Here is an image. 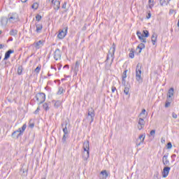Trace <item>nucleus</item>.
Here are the masks:
<instances>
[{
  "label": "nucleus",
  "instance_id": "f257e3e1",
  "mask_svg": "<svg viewBox=\"0 0 179 179\" xmlns=\"http://www.w3.org/2000/svg\"><path fill=\"white\" fill-rule=\"evenodd\" d=\"M114 54H115V45L113 43V47L110 48L108 51V54L106 59L105 61L106 65H107V64H108V59H110V58H112V60H111L110 66H111V64H113V61H114ZM106 69H107V71H108V69H110V67L106 66Z\"/></svg>",
  "mask_w": 179,
  "mask_h": 179
},
{
  "label": "nucleus",
  "instance_id": "f03ea898",
  "mask_svg": "<svg viewBox=\"0 0 179 179\" xmlns=\"http://www.w3.org/2000/svg\"><path fill=\"white\" fill-rule=\"evenodd\" d=\"M62 128L63 129V137L62 138V143H66V139L69 135V130H68V122L66 120L62 123Z\"/></svg>",
  "mask_w": 179,
  "mask_h": 179
},
{
  "label": "nucleus",
  "instance_id": "7ed1b4c3",
  "mask_svg": "<svg viewBox=\"0 0 179 179\" xmlns=\"http://www.w3.org/2000/svg\"><path fill=\"white\" fill-rule=\"evenodd\" d=\"M26 128H27V125L24 124L22 128H19L12 134V138H13V139H19V136L23 135V133L26 131Z\"/></svg>",
  "mask_w": 179,
  "mask_h": 179
},
{
  "label": "nucleus",
  "instance_id": "20e7f679",
  "mask_svg": "<svg viewBox=\"0 0 179 179\" xmlns=\"http://www.w3.org/2000/svg\"><path fill=\"white\" fill-rule=\"evenodd\" d=\"M3 20H6V22L8 21L10 23H16L17 22H19V15L16 13L9 14L8 18L3 17L1 19V22H3Z\"/></svg>",
  "mask_w": 179,
  "mask_h": 179
},
{
  "label": "nucleus",
  "instance_id": "39448f33",
  "mask_svg": "<svg viewBox=\"0 0 179 179\" xmlns=\"http://www.w3.org/2000/svg\"><path fill=\"white\" fill-rule=\"evenodd\" d=\"M136 35L138 37V39L141 41V43H146V38L149 37V31L143 30V34L140 31H137Z\"/></svg>",
  "mask_w": 179,
  "mask_h": 179
},
{
  "label": "nucleus",
  "instance_id": "423d86ee",
  "mask_svg": "<svg viewBox=\"0 0 179 179\" xmlns=\"http://www.w3.org/2000/svg\"><path fill=\"white\" fill-rule=\"evenodd\" d=\"M136 80L139 83H142V82H143V79L142 78V66L139 63L136 67Z\"/></svg>",
  "mask_w": 179,
  "mask_h": 179
},
{
  "label": "nucleus",
  "instance_id": "0eeeda50",
  "mask_svg": "<svg viewBox=\"0 0 179 179\" xmlns=\"http://www.w3.org/2000/svg\"><path fill=\"white\" fill-rule=\"evenodd\" d=\"M90 145H89V141L85 142L83 143V150L84 152H83V158L85 162L87 160V159L90 157Z\"/></svg>",
  "mask_w": 179,
  "mask_h": 179
},
{
  "label": "nucleus",
  "instance_id": "6e6552de",
  "mask_svg": "<svg viewBox=\"0 0 179 179\" xmlns=\"http://www.w3.org/2000/svg\"><path fill=\"white\" fill-rule=\"evenodd\" d=\"M36 99L38 106H40V104H43L45 101V94L43 92L38 93L36 95Z\"/></svg>",
  "mask_w": 179,
  "mask_h": 179
},
{
  "label": "nucleus",
  "instance_id": "1a4fd4ad",
  "mask_svg": "<svg viewBox=\"0 0 179 179\" xmlns=\"http://www.w3.org/2000/svg\"><path fill=\"white\" fill-rule=\"evenodd\" d=\"M66 34H68V27H65L63 29H59L57 37L59 40H62V38H65Z\"/></svg>",
  "mask_w": 179,
  "mask_h": 179
},
{
  "label": "nucleus",
  "instance_id": "9d476101",
  "mask_svg": "<svg viewBox=\"0 0 179 179\" xmlns=\"http://www.w3.org/2000/svg\"><path fill=\"white\" fill-rule=\"evenodd\" d=\"M44 43H45V41L44 40H40L37 42H34L33 43L34 47L36 48V50H40L43 45H44Z\"/></svg>",
  "mask_w": 179,
  "mask_h": 179
},
{
  "label": "nucleus",
  "instance_id": "9b49d317",
  "mask_svg": "<svg viewBox=\"0 0 179 179\" xmlns=\"http://www.w3.org/2000/svg\"><path fill=\"white\" fill-rule=\"evenodd\" d=\"M62 55V52L59 48L56 49L54 53V59L55 61H58V59H61V57Z\"/></svg>",
  "mask_w": 179,
  "mask_h": 179
},
{
  "label": "nucleus",
  "instance_id": "f8f14e48",
  "mask_svg": "<svg viewBox=\"0 0 179 179\" xmlns=\"http://www.w3.org/2000/svg\"><path fill=\"white\" fill-rule=\"evenodd\" d=\"M87 120L90 121V124L94 121V110L91 109L88 110Z\"/></svg>",
  "mask_w": 179,
  "mask_h": 179
},
{
  "label": "nucleus",
  "instance_id": "ddd939ff",
  "mask_svg": "<svg viewBox=\"0 0 179 179\" xmlns=\"http://www.w3.org/2000/svg\"><path fill=\"white\" fill-rule=\"evenodd\" d=\"M145 120H143L142 117H139L138 121V129L139 131H141V129H143L145 128Z\"/></svg>",
  "mask_w": 179,
  "mask_h": 179
},
{
  "label": "nucleus",
  "instance_id": "4468645a",
  "mask_svg": "<svg viewBox=\"0 0 179 179\" xmlns=\"http://www.w3.org/2000/svg\"><path fill=\"white\" fill-rule=\"evenodd\" d=\"M170 170H171V168L170 166L164 167V169L162 171V177L164 178H166L169 176V173H170Z\"/></svg>",
  "mask_w": 179,
  "mask_h": 179
},
{
  "label": "nucleus",
  "instance_id": "2eb2a0df",
  "mask_svg": "<svg viewBox=\"0 0 179 179\" xmlns=\"http://www.w3.org/2000/svg\"><path fill=\"white\" fill-rule=\"evenodd\" d=\"M146 137V134H141L138 136V139L140 141L139 143H136V146H141V145H142L143 143V142H145V138Z\"/></svg>",
  "mask_w": 179,
  "mask_h": 179
},
{
  "label": "nucleus",
  "instance_id": "dca6fc26",
  "mask_svg": "<svg viewBox=\"0 0 179 179\" xmlns=\"http://www.w3.org/2000/svg\"><path fill=\"white\" fill-rule=\"evenodd\" d=\"M13 52H15V50H8L7 52H6L3 61L9 59V58H10V54H13Z\"/></svg>",
  "mask_w": 179,
  "mask_h": 179
},
{
  "label": "nucleus",
  "instance_id": "f3484780",
  "mask_svg": "<svg viewBox=\"0 0 179 179\" xmlns=\"http://www.w3.org/2000/svg\"><path fill=\"white\" fill-rule=\"evenodd\" d=\"M53 8L55 10H59V8H61V2L58 0H55V2L53 3Z\"/></svg>",
  "mask_w": 179,
  "mask_h": 179
},
{
  "label": "nucleus",
  "instance_id": "a211bd4d",
  "mask_svg": "<svg viewBox=\"0 0 179 179\" xmlns=\"http://www.w3.org/2000/svg\"><path fill=\"white\" fill-rule=\"evenodd\" d=\"M174 96V88L171 87L167 93V100L171 99V97Z\"/></svg>",
  "mask_w": 179,
  "mask_h": 179
},
{
  "label": "nucleus",
  "instance_id": "6ab92c4d",
  "mask_svg": "<svg viewBox=\"0 0 179 179\" xmlns=\"http://www.w3.org/2000/svg\"><path fill=\"white\" fill-rule=\"evenodd\" d=\"M151 41L152 43V45H156L157 43V34L153 33L151 36Z\"/></svg>",
  "mask_w": 179,
  "mask_h": 179
},
{
  "label": "nucleus",
  "instance_id": "aec40b11",
  "mask_svg": "<svg viewBox=\"0 0 179 179\" xmlns=\"http://www.w3.org/2000/svg\"><path fill=\"white\" fill-rule=\"evenodd\" d=\"M108 177V173L106 170L101 171L100 173V179H107Z\"/></svg>",
  "mask_w": 179,
  "mask_h": 179
},
{
  "label": "nucleus",
  "instance_id": "412c9836",
  "mask_svg": "<svg viewBox=\"0 0 179 179\" xmlns=\"http://www.w3.org/2000/svg\"><path fill=\"white\" fill-rule=\"evenodd\" d=\"M52 103L54 104L55 108H58L59 107H61V106H62V101L59 100H57V101L53 100Z\"/></svg>",
  "mask_w": 179,
  "mask_h": 179
},
{
  "label": "nucleus",
  "instance_id": "4be33fe9",
  "mask_svg": "<svg viewBox=\"0 0 179 179\" xmlns=\"http://www.w3.org/2000/svg\"><path fill=\"white\" fill-rule=\"evenodd\" d=\"M145 47L146 46L145 45V44L143 42H141V43H140L137 46L136 50H139L138 52L139 54H141V52H142V50H143V48H145Z\"/></svg>",
  "mask_w": 179,
  "mask_h": 179
},
{
  "label": "nucleus",
  "instance_id": "5701e85b",
  "mask_svg": "<svg viewBox=\"0 0 179 179\" xmlns=\"http://www.w3.org/2000/svg\"><path fill=\"white\" fill-rule=\"evenodd\" d=\"M80 65V61H76V64H75V67H74V72H76V73H78V72H79Z\"/></svg>",
  "mask_w": 179,
  "mask_h": 179
},
{
  "label": "nucleus",
  "instance_id": "b1692460",
  "mask_svg": "<svg viewBox=\"0 0 179 179\" xmlns=\"http://www.w3.org/2000/svg\"><path fill=\"white\" fill-rule=\"evenodd\" d=\"M170 1L171 0H160L159 3L161 6H166L168 3H170Z\"/></svg>",
  "mask_w": 179,
  "mask_h": 179
},
{
  "label": "nucleus",
  "instance_id": "393cba45",
  "mask_svg": "<svg viewBox=\"0 0 179 179\" xmlns=\"http://www.w3.org/2000/svg\"><path fill=\"white\" fill-rule=\"evenodd\" d=\"M36 33H41V30H43V24H36Z\"/></svg>",
  "mask_w": 179,
  "mask_h": 179
},
{
  "label": "nucleus",
  "instance_id": "a878e982",
  "mask_svg": "<svg viewBox=\"0 0 179 179\" xmlns=\"http://www.w3.org/2000/svg\"><path fill=\"white\" fill-rule=\"evenodd\" d=\"M127 72H128V70H125L122 73V83H125V79H127Z\"/></svg>",
  "mask_w": 179,
  "mask_h": 179
},
{
  "label": "nucleus",
  "instance_id": "bb28decb",
  "mask_svg": "<svg viewBox=\"0 0 179 179\" xmlns=\"http://www.w3.org/2000/svg\"><path fill=\"white\" fill-rule=\"evenodd\" d=\"M173 101V99H169V100H168V99H166V103H165V108H169V107L171 106V101Z\"/></svg>",
  "mask_w": 179,
  "mask_h": 179
},
{
  "label": "nucleus",
  "instance_id": "cd10ccee",
  "mask_svg": "<svg viewBox=\"0 0 179 179\" xmlns=\"http://www.w3.org/2000/svg\"><path fill=\"white\" fill-rule=\"evenodd\" d=\"M162 163H163L164 166H170V161L169 160V159H162Z\"/></svg>",
  "mask_w": 179,
  "mask_h": 179
},
{
  "label": "nucleus",
  "instance_id": "c85d7f7f",
  "mask_svg": "<svg viewBox=\"0 0 179 179\" xmlns=\"http://www.w3.org/2000/svg\"><path fill=\"white\" fill-rule=\"evenodd\" d=\"M149 8L152 9L155 6V0H148Z\"/></svg>",
  "mask_w": 179,
  "mask_h": 179
},
{
  "label": "nucleus",
  "instance_id": "c756f323",
  "mask_svg": "<svg viewBox=\"0 0 179 179\" xmlns=\"http://www.w3.org/2000/svg\"><path fill=\"white\" fill-rule=\"evenodd\" d=\"M10 36H17V30L12 29L10 31Z\"/></svg>",
  "mask_w": 179,
  "mask_h": 179
},
{
  "label": "nucleus",
  "instance_id": "7c9ffc66",
  "mask_svg": "<svg viewBox=\"0 0 179 179\" xmlns=\"http://www.w3.org/2000/svg\"><path fill=\"white\" fill-rule=\"evenodd\" d=\"M22 72H23V66H19L17 68V74L22 75Z\"/></svg>",
  "mask_w": 179,
  "mask_h": 179
},
{
  "label": "nucleus",
  "instance_id": "2f4dec72",
  "mask_svg": "<svg viewBox=\"0 0 179 179\" xmlns=\"http://www.w3.org/2000/svg\"><path fill=\"white\" fill-rule=\"evenodd\" d=\"M40 71H41V65H38L34 70V72L37 74L40 73Z\"/></svg>",
  "mask_w": 179,
  "mask_h": 179
},
{
  "label": "nucleus",
  "instance_id": "473e14b6",
  "mask_svg": "<svg viewBox=\"0 0 179 179\" xmlns=\"http://www.w3.org/2000/svg\"><path fill=\"white\" fill-rule=\"evenodd\" d=\"M32 9H34L35 10H37L38 9V3H34L31 6Z\"/></svg>",
  "mask_w": 179,
  "mask_h": 179
},
{
  "label": "nucleus",
  "instance_id": "72a5a7b5",
  "mask_svg": "<svg viewBox=\"0 0 179 179\" xmlns=\"http://www.w3.org/2000/svg\"><path fill=\"white\" fill-rule=\"evenodd\" d=\"M129 58H131V59L135 57V54L133 49H131V50L130 51L129 54Z\"/></svg>",
  "mask_w": 179,
  "mask_h": 179
},
{
  "label": "nucleus",
  "instance_id": "f704fd0d",
  "mask_svg": "<svg viewBox=\"0 0 179 179\" xmlns=\"http://www.w3.org/2000/svg\"><path fill=\"white\" fill-rule=\"evenodd\" d=\"M124 93L126 94L127 96H129V88L128 87H124Z\"/></svg>",
  "mask_w": 179,
  "mask_h": 179
},
{
  "label": "nucleus",
  "instance_id": "c9c22d12",
  "mask_svg": "<svg viewBox=\"0 0 179 179\" xmlns=\"http://www.w3.org/2000/svg\"><path fill=\"white\" fill-rule=\"evenodd\" d=\"M43 108L45 111H48V110H50V107L48 106V103H43Z\"/></svg>",
  "mask_w": 179,
  "mask_h": 179
},
{
  "label": "nucleus",
  "instance_id": "e433bc0d",
  "mask_svg": "<svg viewBox=\"0 0 179 179\" xmlns=\"http://www.w3.org/2000/svg\"><path fill=\"white\" fill-rule=\"evenodd\" d=\"M62 93H64V88L62 87H59L57 94H62Z\"/></svg>",
  "mask_w": 179,
  "mask_h": 179
},
{
  "label": "nucleus",
  "instance_id": "4c0bfd02",
  "mask_svg": "<svg viewBox=\"0 0 179 179\" xmlns=\"http://www.w3.org/2000/svg\"><path fill=\"white\" fill-rule=\"evenodd\" d=\"M150 135L151 136H153V138H155V135H156V130L155 129L151 130L150 132Z\"/></svg>",
  "mask_w": 179,
  "mask_h": 179
},
{
  "label": "nucleus",
  "instance_id": "58836bf2",
  "mask_svg": "<svg viewBox=\"0 0 179 179\" xmlns=\"http://www.w3.org/2000/svg\"><path fill=\"white\" fill-rule=\"evenodd\" d=\"M41 19H42L41 15H38V14L36 15V20L37 22H40V20H41Z\"/></svg>",
  "mask_w": 179,
  "mask_h": 179
},
{
  "label": "nucleus",
  "instance_id": "ea45409f",
  "mask_svg": "<svg viewBox=\"0 0 179 179\" xmlns=\"http://www.w3.org/2000/svg\"><path fill=\"white\" fill-rule=\"evenodd\" d=\"M173 148V145L171 144V142H169L166 145V149H171Z\"/></svg>",
  "mask_w": 179,
  "mask_h": 179
},
{
  "label": "nucleus",
  "instance_id": "a19ab883",
  "mask_svg": "<svg viewBox=\"0 0 179 179\" xmlns=\"http://www.w3.org/2000/svg\"><path fill=\"white\" fill-rule=\"evenodd\" d=\"M111 91H112V93H115V92L116 93H118V91H117V88L114 86L111 87Z\"/></svg>",
  "mask_w": 179,
  "mask_h": 179
},
{
  "label": "nucleus",
  "instance_id": "79ce46f5",
  "mask_svg": "<svg viewBox=\"0 0 179 179\" xmlns=\"http://www.w3.org/2000/svg\"><path fill=\"white\" fill-rule=\"evenodd\" d=\"M145 113H146V110L143 109L141 113L139 114L138 117H142L143 115H145Z\"/></svg>",
  "mask_w": 179,
  "mask_h": 179
},
{
  "label": "nucleus",
  "instance_id": "37998d69",
  "mask_svg": "<svg viewBox=\"0 0 179 179\" xmlns=\"http://www.w3.org/2000/svg\"><path fill=\"white\" fill-rule=\"evenodd\" d=\"M169 159V153H166L165 155L163 156L162 160H165Z\"/></svg>",
  "mask_w": 179,
  "mask_h": 179
},
{
  "label": "nucleus",
  "instance_id": "c03bdc74",
  "mask_svg": "<svg viewBox=\"0 0 179 179\" xmlns=\"http://www.w3.org/2000/svg\"><path fill=\"white\" fill-rule=\"evenodd\" d=\"M39 111H40V106H38L36 110L34 111V114H38Z\"/></svg>",
  "mask_w": 179,
  "mask_h": 179
},
{
  "label": "nucleus",
  "instance_id": "a18cd8bd",
  "mask_svg": "<svg viewBox=\"0 0 179 179\" xmlns=\"http://www.w3.org/2000/svg\"><path fill=\"white\" fill-rule=\"evenodd\" d=\"M172 117H173V118H174L175 120L177 119V114H176V113L173 112V113H172Z\"/></svg>",
  "mask_w": 179,
  "mask_h": 179
},
{
  "label": "nucleus",
  "instance_id": "49530a36",
  "mask_svg": "<svg viewBox=\"0 0 179 179\" xmlns=\"http://www.w3.org/2000/svg\"><path fill=\"white\" fill-rule=\"evenodd\" d=\"M62 9H66V1L64 3V4L62 6Z\"/></svg>",
  "mask_w": 179,
  "mask_h": 179
},
{
  "label": "nucleus",
  "instance_id": "de8ad7c7",
  "mask_svg": "<svg viewBox=\"0 0 179 179\" xmlns=\"http://www.w3.org/2000/svg\"><path fill=\"white\" fill-rule=\"evenodd\" d=\"M150 17H152V13H148L147 15V19H150Z\"/></svg>",
  "mask_w": 179,
  "mask_h": 179
},
{
  "label": "nucleus",
  "instance_id": "09e8293b",
  "mask_svg": "<svg viewBox=\"0 0 179 179\" xmlns=\"http://www.w3.org/2000/svg\"><path fill=\"white\" fill-rule=\"evenodd\" d=\"M61 68H62V64H57L58 71H61Z\"/></svg>",
  "mask_w": 179,
  "mask_h": 179
},
{
  "label": "nucleus",
  "instance_id": "8fccbe9b",
  "mask_svg": "<svg viewBox=\"0 0 179 179\" xmlns=\"http://www.w3.org/2000/svg\"><path fill=\"white\" fill-rule=\"evenodd\" d=\"M171 159H174V157H177V155L176 154H173L171 155Z\"/></svg>",
  "mask_w": 179,
  "mask_h": 179
},
{
  "label": "nucleus",
  "instance_id": "3c124183",
  "mask_svg": "<svg viewBox=\"0 0 179 179\" xmlns=\"http://www.w3.org/2000/svg\"><path fill=\"white\" fill-rule=\"evenodd\" d=\"M29 127H30V128H34V124H33V123H32V124H29Z\"/></svg>",
  "mask_w": 179,
  "mask_h": 179
},
{
  "label": "nucleus",
  "instance_id": "603ef678",
  "mask_svg": "<svg viewBox=\"0 0 179 179\" xmlns=\"http://www.w3.org/2000/svg\"><path fill=\"white\" fill-rule=\"evenodd\" d=\"M8 41H13V38L10 37L8 40Z\"/></svg>",
  "mask_w": 179,
  "mask_h": 179
},
{
  "label": "nucleus",
  "instance_id": "864d4df0",
  "mask_svg": "<svg viewBox=\"0 0 179 179\" xmlns=\"http://www.w3.org/2000/svg\"><path fill=\"white\" fill-rule=\"evenodd\" d=\"M3 47H5L4 45L0 44V50H2V48H3Z\"/></svg>",
  "mask_w": 179,
  "mask_h": 179
},
{
  "label": "nucleus",
  "instance_id": "5fc2aeb1",
  "mask_svg": "<svg viewBox=\"0 0 179 179\" xmlns=\"http://www.w3.org/2000/svg\"><path fill=\"white\" fill-rule=\"evenodd\" d=\"M63 68H67V69H69V65L66 64Z\"/></svg>",
  "mask_w": 179,
  "mask_h": 179
},
{
  "label": "nucleus",
  "instance_id": "6e6d98bb",
  "mask_svg": "<svg viewBox=\"0 0 179 179\" xmlns=\"http://www.w3.org/2000/svg\"><path fill=\"white\" fill-rule=\"evenodd\" d=\"M51 69H55V71H57V68L54 67V66H50Z\"/></svg>",
  "mask_w": 179,
  "mask_h": 179
},
{
  "label": "nucleus",
  "instance_id": "4d7b16f0",
  "mask_svg": "<svg viewBox=\"0 0 179 179\" xmlns=\"http://www.w3.org/2000/svg\"><path fill=\"white\" fill-rule=\"evenodd\" d=\"M161 142H162V143H164L166 142V140L162 138Z\"/></svg>",
  "mask_w": 179,
  "mask_h": 179
},
{
  "label": "nucleus",
  "instance_id": "13d9d810",
  "mask_svg": "<svg viewBox=\"0 0 179 179\" xmlns=\"http://www.w3.org/2000/svg\"><path fill=\"white\" fill-rule=\"evenodd\" d=\"M21 2H22L23 3L27 2V0H21Z\"/></svg>",
  "mask_w": 179,
  "mask_h": 179
},
{
  "label": "nucleus",
  "instance_id": "bf43d9fd",
  "mask_svg": "<svg viewBox=\"0 0 179 179\" xmlns=\"http://www.w3.org/2000/svg\"><path fill=\"white\" fill-rule=\"evenodd\" d=\"M48 1H49V2H50V0H48ZM50 2H51V3H52V4L54 5V2H55V1L51 0Z\"/></svg>",
  "mask_w": 179,
  "mask_h": 179
},
{
  "label": "nucleus",
  "instance_id": "052dcab7",
  "mask_svg": "<svg viewBox=\"0 0 179 179\" xmlns=\"http://www.w3.org/2000/svg\"><path fill=\"white\" fill-rule=\"evenodd\" d=\"M172 163H173V162H176V159H174V158H172Z\"/></svg>",
  "mask_w": 179,
  "mask_h": 179
},
{
  "label": "nucleus",
  "instance_id": "680f3d73",
  "mask_svg": "<svg viewBox=\"0 0 179 179\" xmlns=\"http://www.w3.org/2000/svg\"><path fill=\"white\" fill-rule=\"evenodd\" d=\"M48 76H52V74L48 73Z\"/></svg>",
  "mask_w": 179,
  "mask_h": 179
},
{
  "label": "nucleus",
  "instance_id": "e2e57ef3",
  "mask_svg": "<svg viewBox=\"0 0 179 179\" xmlns=\"http://www.w3.org/2000/svg\"><path fill=\"white\" fill-rule=\"evenodd\" d=\"M2 34V31H0V35H1Z\"/></svg>",
  "mask_w": 179,
  "mask_h": 179
},
{
  "label": "nucleus",
  "instance_id": "0e129e2a",
  "mask_svg": "<svg viewBox=\"0 0 179 179\" xmlns=\"http://www.w3.org/2000/svg\"><path fill=\"white\" fill-rule=\"evenodd\" d=\"M1 59H2V57L0 56V61H1Z\"/></svg>",
  "mask_w": 179,
  "mask_h": 179
},
{
  "label": "nucleus",
  "instance_id": "69168bd1",
  "mask_svg": "<svg viewBox=\"0 0 179 179\" xmlns=\"http://www.w3.org/2000/svg\"><path fill=\"white\" fill-rule=\"evenodd\" d=\"M170 13H173V11L171 10V11H170Z\"/></svg>",
  "mask_w": 179,
  "mask_h": 179
},
{
  "label": "nucleus",
  "instance_id": "338daca9",
  "mask_svg": "<svg viewBox=\"0 0 179 179\" xmlns=\"http://www.w3.org/2000/svg\"><path fill=\"white\" fill-rule=\"evenodd\" d=\"M50 2H51V0H50Z\"/></svg>",
  "mask_w": 179,
  "mask_h": 179
},
{
  "label": "nucleus",
  "instance_id": "774afa93",
  "mask_svg": "<svg viewBox=\"0 0 179 179\" xmlns=\"http://www.w3.org/2000/svg\"><path fill=\"white\" fill-rule=\"evenodd\" d=\"M62 80H64V79H62Z\"/></svg>",
  "mask_w": 179,
  "mask_h": 179
}]
</instances>
